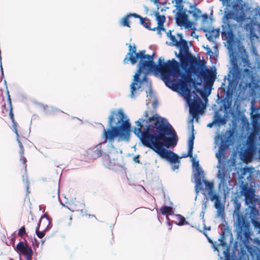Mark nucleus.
<instances>
[{
  "mask_svg": "<svg viewBox=\"0 0 260 260\" xmlns=\"http://www.w3.org/2000/svg\"><path fill=\"white\" fill-rule=\"evenodd\" d=\"M224 236L222 235V237L220 239V241L221 242L222 245H225L226 246V248H225L223 251V254L225 257L224 260H234L233 258V256L230 255V244H228V243L224 242Z\"/></svg>",
  "mask_w": 260,
  "mask_h": 260,
  "instance_id": "nucleus-20",
  "label": "nucleus"
},
{
  "mask_svg": "<svg viewBox=\"0 0 260 260\" xmlns=\"http://www.w3.org/2000/svg\"><path fill=\"white\" fill-rule=\"evenodd\" d=\"M194 11V9H190V10H187V11H186V14H192V13H193V12Z\"/></svg>",
  "mask_w": 260,
  "mask_h": 260,
  "instance_id": "nucleus-55",
  "label": "nucleus"
},
{
  "mask_svg": "<svg viewBox=\"0 0 260 260\" xmlns=\"http://www.w3.org/2000/svg\"><path fill=\"white\" fill-rule=\"evenodd\" d=\"M205 229L206 230L209 231L211 230V226L205 227Z\"/></svg>",
  "mask_w": 260,
  "mask_h": 260,
  "instance_id": "nucleus-62",
  "label": "nucleus"
},
{
  "mask_svg": "<svg viewBox=\"0 0 260 260\" xmlns=\"http://www.w3.org/2000/svg\"><path fill=\"white\" fill-rule=\"evenodd\" d=\"M202 205H203V207H202L203 211H205V210H206V209L207 208L208 203L206 201L203 200V201H202Z\"/></svg>",
  "mask_w": 260,
  "mask_h": 260,
  "instance_id": "nucleus-45",
  "label": "nucleus"
},
{
  "mask_svg": "<svg viewBox=\"0 0 260 260\" xmlns=\"http://www.w3.org/2000/svg\"><path fill=\"white\" fill-rule=\"evenodd\" d=\"M180 67L185 71V73H193V74L197 75L198 77H202L206 84L213 82L205 65L201 61L190 63L189 67L187 63H183L180 64Z\"/></svg>",
  "mask_w": 260,
  "mask_h": 260,
  "instance_id": "nucleus-10",
  "label": "nucleus"
},
{
  "mask_svg": "<svg viewBox=\"0 0 260 260\" xmlns=\"http://www.w3.org/2000/svg\"><path fill=\"white\" fill-rule=\"evenodd\" d=\"M242 60L243 62L244 63V64L245 66H246L248 68H252L251 63H250L247 56H246L245 57H243L242 58Z\"/></svg>",
  "mask_w": 260,
  "mask_h": 260,
  "instance_id": "nucleus-34",
  "label": "nucleus"
},
{
  "mask_svg": "<svg viewBox=\"0 0 260 260\" xmlns=\"http://www.w3.org/2000/svg\"><path fill=\"white\" fill-rule=\"evenodd\" d=\"M135 124L138 127H134L133 132L142 144L152 149L161 158L175 164L172 166V171L178 169L181 157L167 149L174 147L178 140L176 132L168 120L154 114L148 118H139Z\"/></svg>",
  "mask_w": 260,
  "mask_h": 260,
  "instance_id": "nucleus-1",
  "label": "nucleus"
},
{
  "mask_svg": "<svg viewBox=\"0 0 260 260\" xmlns=\"http://www.w3.org/2000/svg\"><path fill=\"white\" fill-rule=\"evenodd\" d=\"M155 15L157 21V26H159V28H160V26H164V24L166 21L165 16L164 15H160L158 12H156L155 13Z\"/></svg>",
  "mask_w": 260,
  "mask_h": 260,
  "instance_id": "nucleus-30",
  "label": "nucleus"
},
{
  "mask_svg": "<svg viewBox=\"0 0 260 260\" xmlns=\"http://www.w3.org/2000/svg\"><path fill=\"white\" fill-rule=\"evenodd\" d=\"M36 234H37V236L39 238H43L44 236L45 233L43 231H42V232L39 231L38 229L37 228V229H36Z\"/></svg>",
  "mask_w": 260,
  "mask_h": 260,
  "instance_id": "nucleus-41",
  "label": "nucleus"
},
{
  "mask_svg": "<svg viewBox=\"0 0 260 260\" xmlns=\"http://www.w3.org/2000/svg\"><path fill=\"white\" fill-rule=\"evenodd\" d=\"M178 39L179 41L176 46L179 49L180 53L182 55H185L188 52L189 47L187 42L183 39V35L181 33L178 34Z\"/></svg>",
  "mask_w": 260,
  "mask_h": 260,
  "instance_id": "nucleus-16",
  "label": "nucleus"
},
{
  "mask_svg": "<svg viewBox=\"0 0 260 260\" xmlns=\"http://www.w3.org/2000/svg\"><path fill=\"white\" fill-rule=\"evenodd\" d=\"M252 223L254 229L257 231L258 233H260V222L256 220H253Z\"/></svg>",
  "mask_w": 260,
  "mask_h": 260,
  "instance_id": "nucleus-36",
  "label": "nucleus"
},
{
  "mask_svg": "<svg viewBox=\"0 0 260 260\" xmlns=\"http://www.w3.org/2000/svg\"><path fill=\"white\" fill-rule=\"evenodd\" d=\"M53 198L57 197L59 198V188L58 187H56L54 194L53 196Z\"/></svg>",
  "mask_w": 260,
  "mask_h": 260,
  "instance_id": "nucleus-46",
  "label": "nucleus"
},
{
  "mask_svg": "<svg viewBox=\"0 0 260 260\" xmlns=\"http://www.w3.org/2000/svg\"><path fill=\"white\" fill-rule=\"evenodd\" d=\"M191 127H192V134L189 136L188 141V152L187 153H184L182 155L181 157H187L188 156L191 158L193 168V176L194 178V182L195 183V191L196 193V197L195 200L197 199V196L198 195L200 190L203 189L202 186L201 179L204 177V172L203 171L201 167L199 164V160H196L192 155V151L193 149L194 134L193 124V119L191 120Z\"/></svg>",
  "mask_w": 260,
  "mask_h": 260,
  "instance_id": "nucleus-6",
  "label": "nucleus"
},
{
  "mask_svg": "<svg viewBox=\"0 0 260 260\" xmlns=\"http://www.w3.org/2000/svg\"><path fill=\"white\" fill-rule=\"evenodd\" d=\"M77 211L78 212H80L81 213H83V209H79V210H77Z\"/></svg>",
  "mask_w": 260,
  "mask_h": 260,
  "instance_id": "nucleus-63",
  "label": "nucleus"
},
{
  "mask_svg": "<svg viewBox=\"0 0 260 260\" xmlns=\"http://www.w3.org/2000/svg\"><path fill=\"white\" fill-rule=\"evenodd\" d=\"M17 141L19 144V146L20 149H23V145L19 139V137H17Z\"/></svg>",
  "mask_w": 260,
  "mask_h": 260,
  "instance_id": "nucleus-48",
  "label": "nucleus"
},
{
  "mask_svg": "<svg viewBox=\"0 0 260 260\" xmlns=\"http://www.w3.org/2000/svg\"><path fill=\"white\" fill-rule=\"evenodd\" d=\"M139 157H140L139 155H135L133 158V161L135 162H136L138 164H141V162H140V161L139 160Z\"/></svg>",
  "mask_w": 260,
  "mask_h": 260,
  "instance_id": "nucleus-44",
  "label": "nucleus"
},
{
  "mask_svg": "<svg viewBox=\"0 0 260 260\" xmlns=\"http://www.w3.org/2000/svg\"><path fill=\"white\" fill-rule=\"evenodd\" d=\"M191 36L193 37H197V35L196 34V33H195V32H194V31H192V32H191Z\"/></svg>",
  "mask_w": 260,
  "mask_h": 260,
  "instance_id": "nucleus-57",
  "label": "nucleus"
},
{
  "mask_svg": "<svg viewBox=\"0 0 260 260\" xmlns=\"http://www.w3.org/2000/svg\"><path fill=\"white\" fill-rule=\"evenodd\" d=\"M108 126L104 128L102 133V138L105 141L88 149L85 152L87 156L85 159L94 160L103 154L107 155L109 159H114L112 155L117 154L118 151L113 145L114 141H129L131 125L129 118L122 109L111 111Z\"/></svg>",
  "mask_w": 260,
  "mask_h": 260,
  "instance_id": "nucleus-3",
  "label": "nucleus"
},
{
  "mask_svg": "<svg viewBox=\"0 0 260 260\" xmlns=\"http://www.w3.org/2000/svg\"><path fill=\"white\" fill-rule=\"evenodd\" d=\"M240 189L241 194L243 195L245 198L255 193L254 190L253 188L248 187L247 184L241 186Z\"/></svg>",
  "mask_w": 260,
  "mask_h": 260,
  "instance_id": "nucleus-23",
  "label": "nucleus"
},
{
  "mask_svg": "<svg viewBox=\"0 0 260 260\" xmlns=\"http://www.w3.org/2000/svg\"><path fill=\"white\" fill-rule=\"evenodd\" d=\"M180 91L182 92V94L189 108L190 114L192 118L196 119V121H198L199 112L205 109L202 101L198 96H194V99L192 100L190 89L186 86H181Z\"/></svg>",
  "mask_w": 260,
  "mask_h": 260,
  "instance_id": "nucleus-8",
  "label": "nucleus"
},
{
  "mask_svg": "<svg viewBox=\"0 0 260 260\" xmlns=\"http://www.w3.org/2000/svg\"><path fill=\"white\" fill-rule=\"evenodd\" d=\"M38 107L41 110L47 114L54 113L58 111V109L52 106H44L41 104H39Z\"/></svg>",
  "mask_w": 260,
  "mask_h": 260,
  "instance_id": "nucleus-22",
  "label": "nucleus"
},
{
  "mask_svg": "<svg viewBox=\"0 0 260 260\" xmlns=\"http://www.w3.org/2000/svg\"><path fill=\"white\" fill-rule=\"evenodd\" d=\"M23 181L24 183L26 184V187L27 191H28V180L27 178V177H25L23 176Z\"/></svg>",
  "mask_w": 260,
  "mask_h": 260,
  "instance_id": "nucleus-43",
  "label": "nucleus"
},
{
  "mask_svg": "<svg viewBox=\"0 0 260 260\" xmlns=\"http://www.w3.org/2000/svg\"><path fill=\"white\" fill-rule=\"evenodd\" d=\"M245 204L249 207L254 205L257 201V199L255 198V193L245 197Z\"/></svg>",
  "mask_w": 260,
  "mask_h": 260,
  "instance_id": "nucleus-27",
  "label": "nucleus"
},
{
  "mask_svg": "<svg viewBox=\"0 0 260 260\" xmlns=\"http://www.w3.org/2000/svg\"><path fill=\"white\" fill-rule=\"evenodd\" d=\"M144 50L136 52V47L135 45L132 46L129 44L128 52L126 55L124 60V64H128L130 62L132 64H135L139 60L138 69L137 70L133 82L130 85L131 93L129 96L133 99L135 94L139 90L141 86L145 83L148 87L149 92L147 94V98L150 100L154 98V95L151 88V82L149 81L147 76L151 73L157 74L161 73V68L171 67L172 66H178L179 62L175 59L165 61L164 58L160 57L158 60V64L154 61V54L148 55L145 54Z\"/></svg>",
  "mask_w": 260,
  "mask_h": 260,
  "instance_id": "nucleus-4",
  "label": "nucleus"
},
{
  "mask_svg": "<svg viewBox=\"0 0 260 260\" xmlns=\"http://www.w3.org/2000/svg\"><path fill=\"white\" fill-rule=\"evenodd\" d=\"M249 154H250V152L247 151L246 149L245 148L241 149L239 152V157L243 162H247Z\"/></svg>",
  "mask_w": 260,
  "mask_h": 260,
  "instance_id": "nucleus-28",
  "label": "nucleus"
},
{
  "mask_svg": "<svg viewBox=\"0 0 260 260\" xmlns=\"http://www.w3.org/2000/svg\"><path fill=\"white\" fill-rule=\"evenodd\" d=\"M255 60H256V63H257V69H260V62H259V58H258V57H256V59H255Z\"/></svg>",
  "mask_w": 260,
  "mask_h": 260,
  "instance_id": "nucleus-52",
  "label": "nucleus"
},
{
  "mask_svg": "<svg viewBox=\"0 0 260 260\" xmlns=\"http://www.w3.org/2000/svg\"><path fill=\"white\" fill-rule=\"evenodd\" d=\"M207 54L209 55H211L212 54H213V52L211 50V49H210V50H209V51H207Z\"/></svg>",
  "mask_w": 260,
  "mask_h": 260,
  "instance_id": "nucleus-60",
  "label": "nucleus"
},
{
  "mask_svg": "<svg viewBox=\"0 0 260 260\" xmlns=\"http://www.w3.org/2000/svg\"><path fill=\"white\" fill-rule=\"evenodd\" d=\"M159 0H150L151 3H153L156 5L157 9H159Z\"/></svg>",
  "mask_w": 260,
  "mask_h": 260,
  "instance_id": "nucleus-47",
  "label": "nucleus"
},
{
  "mask_svg": "<svg viewBox=\"0 0 260 260\" xmlns=\"http://www.w3.org/2000/svg\"><path fill=\"white\" fill-rule=\"evenodd\" d=\"M214 125H215V122L213 121L211 123H209L207 124V127L209 128H212Z\"/></svg>",
  "mask_w": 260,
  "mask_h": 260,
  "instance_id": "nucleus-50",
  "label": "nucleus"
},
{
  "mask_svg": "<svg viewBox=\"0 0 260 260\" xmlns=\"http://www.w3.org/2000/svg\"><path fill=\"white\" fill-rule=\"evenodd\" d=\"M24 234H25V229L24 228V226H22L21 227L19 231H18V235L20 236H23Z\"/></svg>",
  "mask_w": 260,
  "mask_h": 260,
  "instance_id": "nucleus-40",
  "label": "nucleus"
},
{
  "mask_svg": "<svg viewBox=\"0 0 260 260\" xmlns=\"http://www.w3.org/2000/svg\"><path fill=\"white\" fill-rule=\"evenodd\" d=\"M175 55L177 57L179 58L180 59L181 58V53H179V54H177V52H175Z\"/></svg>",
  "mask_w": 260,
  "mask_h": 260,
  "instance_id": "nucleus-56",
  "label": "nucleus"
},
{
  "mask_svg": "<svg viewBox=\"0 0 260 260\" xmlns=\"http://www.w3.org/2000/svg\"><path fill=\"white\" fill-rule=\"evenodd\" d=\"M257 134L254 133H251L247 138L244 148L246 149L247 151L250 152V154H255L257 152Z\"/></svg>",
  "mask_w": 260,
  "mask_h": 260,
  "instance_id": "nucleus-14",
  "label": "nucleus"
},
{
  "mask_svg": "<svg viewBox=\"0 0 260 260\" xmlns=\"http://www.w3.org/2000/svg\"><path fill=\"white\" fill-rule=\"evenodd\" d=\"M205 32L207 39L211 42H214L216 38L219 37L220 29H214L213 27H209L203 29Z\"/></svg>",
  "mask_w": 260,
  "mask_h": 260,
  "instance_id": "nucleus-17",
  "label": "nucleus"
},
{
  "mask_svg": "<svg viewBox=\"0 0 260 260\" xmlns=\"http://www.w3.org/2000/svg\"><path fill=\"white\" fill-rule=\"evenodd\" d=\"M171 42L170 43V46H175L176 45H177L178 44V42L179 41V39L177 38L176 39L175 36L174 35H172L170 38H169Z\"/></svg>",
  "mask_w": 260,
  "mask_h": 260,
  "instance_id": "nucleus-33",
  "label": "nucleus"
},
{
  "mask_svg": "<svg viewBox=\"0 0 260 260\" xmlns=\"http://www.w3.org/2000/svg\"><path fill=\"white\" fill-rule=\"evenodd\" d=\"M23 153H24L23 149H21V151L19 152V154H20L21 157L22 156Z\"/></svg>",
  "mask_w": 260,
  "mask_h": 260,
  "instance_id": "nucleus-58",
  "label": "nucleus"
},
{
  "mask_svg": "<svg viewBox=\"0 0 260 260\" xmlns=\"http://www.w3.org/2000/svg\"><path fill=\"white\" fill-rule=\"evenodd\" d=\"M208 18V16L207 14H204L203 15V21L204 22L206 21Z\"/></svg>",
  "mask_w": 260,
  "mask_h": 260,
  "instance_id": "nucleus-51",
  "label": "nucleus"
},
{
  "mask_svg": "<svg viewBox=\"0 0 260 260\" xmlns=\"http://www.w3.org/2000/svg\"><path fill=\"white\" fill-rule=\"evenodd\" d=\"M166 218L168 220V226H169L170 227V229H171V226H172V222H173V220L172 221H170V219H169V217H168V216H167Z\"/></svg>",
  "mask_w": 260,
  "mask_h": 260,
  "instance_id": "nucleus-49",
  "label": "nucleus"
},
{
  "mask_svg": "<svg viewBox=\"0 0 260 260\" xmlns=\"http://www.w3.org/2000/svg\"><path fill=\"white\" fill-rule=\"evenodd\" d=\"M234 205L235 208L234 213L237 217L235 224H236L238 237L240 238L248 239L250 236L249 223L245 217L240 214V203L236 200L234 201Z\"/></svg>",
  "mask_w": 260,
  "mask_h": 260,
  "instance_id": "nucleus-9",
  "label": "nucleus"
},
{
  "mask_svg": "<svg viewBox=\"0 0 260 260\" xmlns=\"http://www.w3.org/2000/svg\"><path fill=\"white\" fill-rule=\"evenodd\" d=\"M249 173L250 175L251 174L252 171L251 170V169L247 167H245L242 170V173L243 175H246V173Z\"/></svg>",
  "mask_w": 260,
  "mask_h": 260,
  "instance_id": "nucleus-39",
  "label": "nucleus"
},
{
  "mask_svg": "<svg viewBox=\"0 0 260 260\" xmlns=\"http://www.w3.org/2000/svg\"><path fill=\"white\" fill-rule=\"evenodd\" d=\"M204 234L206 236V237H207L209 242H210V243H211L212 244V248H213L214 249V251H218V248L220 247V246H222L223 247V250L226 248V246L225 245H222V243L220 241V239L222 237H221L219 239V241H220V243L219 244H217L216 242H213L210 239V238L208 236L207 234H206L205 233H204ZM222 235H224V237H225V239H224V240H225V239H226V237L229 236L230 237V244H231L232 243H233V236L232 234H229V235H225L224 233H223V234H222L221 236H222ZM224 242L226 243L225 241H224Z\"/></svg>",
  "mask_w": 260,
  "mask_h": 260,
  "instance_id": "nucleus-18",
  "label": "nucleus"
},
{
  "mask_svg": "<svg viewBox=\"0 0 260 260\" xmlns=\"http://www.w3.org/2000/svg\"><path fill=\"white\" fill-rule=\"evenodd\" d=\"M175 7L178 10L176 15V20L179 26L184 25L186 28H191L193 22L189 21L186 14L187 9L181 4H176Z\"/></svg>",
  "mask_w": 260,
  "mask_h": 260,
  "instance_id": "nucleus-11",
  "label": "nucleus"
},
{
  "mask_svg": "<svg viewBox=\"0 0 260 260\" xmlns=\"http://www.w3.org/2000/svg\"><path fill=\"white\" fill-rule=\"evenodd\" d=\"M205 175L202 178V186L203 183L205 185V190L206 192H203V193L205 196L206 199L213 202L214 206L217 210L216 217H220L223 218L224 217V206L221 202V196L219 193L214 189V184L213 182L208 181L204 179ZM203 188V186H202ZM203 189H202V190ZM202 191V190H201Z\"/></svg>",
  "mask_w": 260,
  "mask_h": 260,
  "instance_id": "nucleus-7",
  "label": "nucleus"
},
{
  "mask_svg": "<svg viewBox=\"0 0 260 260\" xmlns=\"http://www.w3.org/2000/svg\"><path fill=\"white\" fill-rule=\"evenodd\" d=\"M250 208L251 213L253 214H256L257 213V210L256 208L254 206V205L253 206H251V207H249Z\"/></svg>",
  "mask_w": 260,
  "mask_h": 260,
  "instance_id": "nucleus-42",
  "label": "nucleus"
},
{
  "mask_svg": "<svg viewBox=\"0 0 260 260\" xmlns=\"http://www.w3.org/2000/svg\"><path fill=\"white\" fill-rule=\"evenodd\" d=\"M172 35V30H169V31L167 32V37L170 38V37Z\"/></svg>",
  "mask_w": 260,
  "mask_h": 260,
  "instance_id": "nucleus-54",
  "label": "nucleus"
},
{
  "mask_svg": "<svg viewBox=\"0 0 260 260\" xmlns=\"http://www.w3.org/2000/svg\"><path fill=\"white\" fill-rule=\"evenodd\" d=\"M137 18H139L140 19V23L141 24L143 25L145 28H147L149 30H151L152 28L150 27V23L148 22H146L145 21V19L139 15V17H137Z\"/></svg>",
  "mask_w": 260,
  "mask_h": 260,
  "instance_id": "nucleus-32",
  "label": "nucleus"
},
{
  "mask_svg": "<svg viewBox=\"0 0 260 260\" xmlns=\"http://www.w3.org/2000/svg\"><path fill=\"white\" fill-rule=\"evenodd\" d=\"M228 98L223 99L222 101V107L224 111L227 112L229 109L231 108L232 100V97H230V93L228 92Z\"/></svg>",
  "mask_w": 260,
  "mask_h": 260,
  "instance_id": "nucleus-26",
  "label": "nucleus"
},
{
  "mask_svg": "<svg viewBox=\"0 0 260 260\" xmlns=\"http://www.w3.org/2000/svg\"><path fill=\"white\" fill-rule=\"evenodd\" d=\"M160 28L159 27V26H157L156 27H154L152 28V30H157V32L158 34H161V30L166 31V29L164 27V26H160Z\"/></svg>",
  "mask_w": 260,
  "mask_h": 260,
  "instance_id": "nucleus-37",
  "label": "nucleus"
},
{
  "mask_svg": "<svg viewBox=\"0 0 260 260\" xmlns=\"http://www.w3.org/2000/svg\"><path fill=\"white\" fill-rule=\"evenodd\" d=\"M205 211H203L201 213V214H200V216H202V217H204V214H205Z\"/></svg>",
  "mask_w": 260,
  "mask_h": 260,
  "instance_id": "nucleus-61",
  "label": "nucleus"
},
{
  "mask_svg": "<svg viewBox=\"0 0 260 260\" xmlns=\"http://www.w3.org/2000/svg\"><path fill=\"white\" fill-rule=\"evenodd\" d=\"M235 138V132L233 129L227 131L223 136L218 135L215 137V143L217 144L220 143L218 151L216 153V156L218 159L217 168H218L217 178L219 180L218 183V190L222 192L224 197L226 198L230 193L231 189L229 186L230 183V174L227 173L225 168L221 165V157L224 151L233 143Z\"/></svg>",
  "mask_w": 260,
  "mask_h": 260,
  "instance_id": "nucleus-5",
  "label": "nucleus"
},
{
  "mask_svg": "<svg viewBox=\"0 0 260 260\" xmlns=\"http://www.w3.org/2000/svg\"><path fill=\"white\" fill-rule=\"evenodd\" d=\"M173 218V221L176 222L179 226H182L185 223L189 224L187 221H185V218L180 214H174Z\"/></svg>",
  "mask_w": 260,
  "mask_h": 260,
  "instance_id": "nucleus-25",
  "label": "nucleus"
},
{
  "mask_svg": "<svg viewBox=\"0 0 260 260\" xmlns=\"http://www.w3.org/2000/svg\"><path fill=\"white\" fill-rule=\"evenodd\" d=\"M160 212L162 214L166 215L167 216L171 215L173 216V208L171 207L164 206L160 209Z\"/></svg>",
  "mask_w": 260,
  "mask_h": 260,
  "instance_id": "nucleus-29",
  "label": "nucleus"
},
{
  "mask_svg": "<svg viewBox=\"0 0 260 260\" xmlns=\"http://www.w3.org/2000/svg\"><path fill=\"white\" fill-rule=\"evenodd\" d=\"M223 6H225L223 16L222 18V37L228 40L229 56L232 63V68L228 74V90L235 88L240 79L242 78L241 70L237 63L236 48L234 46L230 40L233 39L234 32L238 27L244 28L247 31L252 32L254 26L257 23V20L260 18V7L257 6L252 10L249 9L250 13L248 17L244 12L243 2L241 0H220Z\"/></svg>",
  "mask_w": 260,
  "mask_h": 260,
  "instance_id": "nucleus-2",
  "label": "nucleus"
},
{
  "mask_svg": "<svg viewBox=\"0 0 260 260\" xmlns=\"http://www.w3.org/2000/svg\"><path fill=\"white\" fill-rule=\"evenodd\" d=\"M214 121L215 123V125L220 126L226 123V120L224 118L221 116L220 114L216 112L214 115Z\"/></svg>",
  "mask_w": 260,
  "mask_h": 260,
  "instance_id": "nucleus-24",
  "label": "nucleus"
},
{
  "mask_svg": "<svg viewBox=\"0 0 260 260\" xmlns=\"http://www.w3.org/2000/svg\"><path fill=\"white\" fill-rule=\"evenodd\" d=\"M8 100L9 101V104H10V112H9V117L11 118L12 121H14V114H13V111H12V104H11V99H10V96L9 95V96H8Z\"/></svg>",
  "mask_w": 260,
  "mask_h": 260,
  "instance_id": "nucleus-35",
  "label": "nucleus"
},
{
  "mask_svg": "<svg viewBox=\"0 0 260 260\" xmlns=\"http://www.w3.org/2000/svg\"><path fill=\"white\" fill-rule=\"evenodd\" d=\"M152 105H153V107H155V106H156V102H155V101H154V102H153Z\"/></svg>",
  "mask_w": 260,
  "mask_h": 260,
  "instance_id": "nucleus-64",
  "label": "nucleus"
},
{
  "mask_svg": "<svg viewBox=\"0 0 260 260\" xmlns=\"http://www.w3.org/2000/svg\"><path fill=\"white\" fill-rule=\"evenodd\" d=\"M190 9H194L193 13H192L194 21L197 20L201 14V11L196 8V5H190Z\"/></svg>",
  "mask_w": 260,
  "mask_h": 260,
  "instance_id": "nucleus-31",
  "label": "nucleus"
},
{
  "mask_svg": "<svg viewBox=\"0 0 260 260\" xmlns=\"http://www.w3.org/2000/svg\"><path fill=\"white\" fill-rule=\"evenodd\" d=\"M13 123V127L14 129V131L17 137H19L18 134L17 133V122L15 121V119H14V121H12Z\"/></svg>",
  "mask_w": 260,
  "mask_h": 260,
  "instance_id": "nucleus-38",
  "label": "nucleus"
},
{
  "mask_svg": "<svg viewBox=\"0 0 260 260\" xmlns=\"http://www.w3.org/2000/svg\"><path fill=\"white\" fill-rule=\"evenodd\" d=\"M242 74V80L245 82L246 85L249 84L253 79V71L252 69H244Z\"/></svg>",
  "mask_w": 260,
  "mask_h": 260,
  "instance_id": "nucleus-19",
  "label": "nucleus"
},
{
  "mask_svg": "<svg viewBox=\"0 0 260 260\" xmlns=\"http://www.w3.org/2000/svg\"><path fill=\"white\" fill-rule=\"evenodd\" d=\"M175 2L176 4H181L182 2V0H173L172 1V3Z\"/></svg>",
  "mask_w": 260,
  "mask_h": 260,
  "instance_id": "nucleus-53",
  "label": "nucleus"
},
{
  "mask_svg": "<svg viewBox=\"0 0 260 260\" xmlns=\"http://www.w3.org/2000/svg\"><path fill=\"white\" fill-rule=\"evenodd\" d=\"M205 49L207 50V51H209V50H210V48L208 46H207L206 47H205Z\"/></svg>",
  "mask_w": 260,
  "mask_h": 260,
  "instance_id": "nucleus-59",
  "label": "nucleus"
},
{
  "mask_svg": "<svg viewBox=\"0 0 260 260\" xmlns=\"http://www.w3.org/2000/svg\"><path fill=\"white\" fill-rule=\"evenodd\" d=\"M16 248L18 251L23 254L27 260L31 259L32 250L27 243H24L22 242H20L16 245Z\"/></svg>",
  "mask_w": 260,
  "mask_h": 260,
  "instance_id": "nucleus-15",
  "label": "nucleus"
},
{
  "mask_svg": "<svg viewBox=\"0 0 260 260\" xmlns=\"http://www.w3.org/2000/svg\"><path fill=\"white\" fill-rule=\"evenodd\" d=\"M131 17H139V15L136 13H129L124 16L120 20V24L123 26L130 27L129 19Z\"/></svg>",
  "mask_w": 260,
  "mask_h": 260,
  "instance_id": "nucleus-21",
  "label": "nucleus"
},
{
  "mask_svg": "<svg viewBox=\"0 0 260 260\" xmlns=\"http://www.w3.org/2000/svg\"><path fill=\"white\" fill-rule=\"evenodd\" d=\"M192 74H193V73H182L180 71V73L178 75H179V76H180L181 80L176 82V84H177L178 88L180 90V87L182 85L186 86L187 87L190 88L191 84L192 82L194 89L198 93L201 94V93L202 92V90L199 89L197 87V86L196 85L195 80H192L191 76Z\"/></svg>",
  "mask_w": 260,
  "mask_h": 260,
  "instance_id": "nucleus-12",
  "label": "nucleus"
},
{
  "mask_svg": "<svg viewBox=\"0 0 260 260\" xmlns=\"http://www.w3.org/2000/svg\"><path fill=\"white\" fill-rule=\"evenodd\" d=\"M180 63H179L178 66H172L171 67L167 68L168 71L167 72H162L161 71V77L162 80L165 82L166 85L171 88V85L168 83V81L171 79V77H175L180 73Z\"/></svg>",
  "mask_w": 260,
  "mask_h": 260,
  "instance_id": "nucleus-13",
  "label": "nucleus"
}]
</instances>
